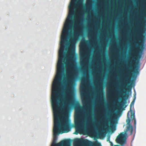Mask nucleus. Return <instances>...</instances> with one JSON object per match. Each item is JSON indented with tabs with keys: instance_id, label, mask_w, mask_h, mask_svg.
Wrapping results in <instances>:
<instances>
[{
	"instance_id": "nucleus-26",
	"label": "nucleus",
	"mask_w": 146,
	"mask_h": 146,
	"mask_svg": "<svg viewBox=\"0 0 146 146\" xmlns=\"http://www.w3.org/2000/svg\"><path fill=\"white\" fill-rule=\"evenodd\" d=\"M105 124H106V122H105Z\"/></svg>"
},
{
	"instance_id": "nucleus-4",
	"label": "nucleus",
	"mask_w": 146,
	"mask_h": 146,
	"mask_svg": "<svg viewBox=\"0 0 146 146\" xmlns=\"http://www.w3.org/2000/svg\"><path fill=\"white\" fill-rule=\"evenodd\" d=\"M116 142L121 145H123L125 143V135L123 133H120L116 139Z\"/></svg>"
},
{
	"instance_id": "nucleus-8",
	"label": "nucleus",
	"mask_w": 146,
	"mask_h": 146,
	"mask_svg": "<svg viewBox=\"0 0 146 146\" xmlns=\"http://www.w3.org/2000/svg\"><path fill=\"white\" fill-rule=\"evenodd\" d=\"M124 94L123 97V98L119 103V105L121 107L123 106L125 104L126 102L125 98L127 99L128 97V93H126L125 92L124 93Z\"/></svg>"
},
{
	"instance_id": "nucleus-1",
	"label": "nucleus",
	"mask_w": 146,
	"mask_h": 146,
	"mask_svg": "<svg viewBox=\"0 0 146 146\" xmlns=\"http://www.w3.org/2000/svg\"><path fill=\"white\" fill-rule=\"evenodd\" d=\"M86 118L79 113H76L74 118L75 127L76 131L74 133L77 134L82 131L86 125Z\"/></svg>"
},
{
	"instance_id": "nucleus-10",
	"label": "nucleus",
	"mask_w": 146,
	"mask_h": 146,
	"mask_svg": "<svg viewBox=\"0 0 146 146\" xmlns=\"http://www.w3.org/2000/svg\"><path fill=\"white\" fill-rule=\"evenodd\" d=\"M142 15L144 19H146V0L145 1V5L142 10Z\"/></svg>"
},
{
	"instance_id": "nucleus-19",
	"label": "nucleus",
	"mask_w": 146,
	"mask_h": 146,
	"mask_svg": "<svg viewBox=\"0 0 146 146\" xmlns=\"http://www.w3.org/2000/svg\"><path fill=\"white\" fill-rule=\"evenodd\" d=\"M100 95H102V89H101L100 88Z\"/></svg>"
},
{
	"instance_id": "nucleus-18",
	"label": "nucleus",
	"mask_w": 146,
	"mask_h": 146,
	"mask_svg": "<svg viewBox=\"0 0 146 146\" xmlns=\"http://www.w3.org/2000/svg\"><path fill=\"white\" fill-rule=\"evenodd\" d=\"M82 102L83 103H86L87 102V100H82Z\"/></svg>"
},
{
	"instance_id": "nucleus-23",
	"label": "nucleus",
	"mask_w": 146,
	"mask_h": 146,
	"mask_svg": "<svg viewBox=\"0 0 146 146\" xmlns=\"http://www.w3.org/2000/svg\"><path fill=\"white\" fill-rule=\"evenodd\" d=\"M129 87V86H127V90H128Z\"/></svg>"
},
{
	"instance_id": "nucleus-7",
	"label": "nucleus",
	"mask_w": 146,
	"mask_h": 146,
	"mask_svg": "<svg viewBox=\"0 0 146 146\" xmlns=\"http://www.w3.org/2000/svg\"><path fill=\"white\" fill-rule=\"evenodd\" d=\"M132 69L131 68V66L129 65H128L126 68V71L125 74L126 79V81L128 83H129L128 81H129V76L131 75V70Z\"/></svg>"
},
{
	"instance_id": "nucleus-12",
	"label": "nucleus",
	"mask_w": 146,
	"mask_h": 146,
	"mask_svg": "<svg viewBox=\"0 0 146 146\" xmlns=\"http://www.w3.org/2000/svg\"><path fill=\"white\" fill-rule=\"evenodd\" d=\"M131 115L130 116L131 118L132 119L134 120V126H135L136 125V119L135 118V112H132V113H131Z\"/></svg>"
},
{
	"instance_id": "nucleus-27",
	"label": "nucleus",
	"mask_w": 146,
	"mask_h": 146,
	"mask_svg": "<svg viewBox=\"0 0 146 146\" xmlns=\"http://www.w3.org/2000/svg\"><path fill=\"white\" fill-rule=\"evenodd\" d=\"M115 146H118V145H116V146H115Z\"/></svg>"
},
{
	"instance_id": "nucleus-13",
	"label": "nucleus",
	"mask_w": 146,
	"mask_h": 146,
	"mask_svg": "<svg viewBox=\"0 0 146 146\" xmlns=\"http://www.w3.org/2000/svg\"><path fill=\"white\" fill-rule=\"evenodd\" d=\"M134 100H133L132 102H131L130 105V113H131L132 112H134V111H133L132 110V109L133 108V106L134 103Z\"/></svg>"
},
{
	"instance_id": "nucleus-22",
	"label": "nucleus",
	"mask_w": 146,
	"mask_h": 146,
	"mask_svg": "<svg viewBox=\"0 0 146 146\" xmlns=\"http://www.w3.org/2000/svg\"><path fill=\"white\" fill-rule=\"evenodd\" d=\"M132 71L134 72H135V70H134V69H132Z\"/></svg>"
},
{
	"instance_id": "nucleus-17",
	"label": "nucleus",
	"mask_w": 146,
	"mask_h": 146,
	"mask_svg": "<svg viewBox=\"0 0 146 146\" xmlns=\"http://www.w3.org/2000/svg\"><path fill=\"white\" fill-rule=\"evenodd\" d=\"M70 65L71 68H74V66L73 63H70Z\"/></svg>"
},
{
	"instance_id": "nucleus-2",
	"label": "nucleus",
	"mask_w": 146,
	"mask_h": 146,
	"mask_svg": "<svg viewBox=\"0 0 146 146\" xmlns=\"http://www.w3.org/2000/svg\"><path fill=\"white\" fill-rule=\"evenodd\" d=\"M143 48V43L140 41L138 45V47L135 48L133 51V55L130 60V65L132 63L133 60H136L137 59L140 58V54L142 52Z\"/></svg>"
},
{
	"instance_id": "nucleus-24",
	"label": "nucleus",
	"mask_w": 146,
	"mask_h": 146,
	"mask_svg": "<svg viewBox=\"0 0 146 146\" xmlns=\"http://www.w3.org/2000/svg\"><path fill=\"white\" fill-rule=\"evenodd\" d=\"M110 143H111V145L112 144V142H110Z\"/></svg>"
},
{
	"instance_id": "nucleus-25",
	"label": "nucleus",
	"mask_w": 146,
	"mask_h": 146,
	"mask_svg": "<svg viewBox=\"0 0 146 146\" xmlns=\"http://www.w3.org/2000/svg\"><path fill=\"white\" fill-rule=\"evenodd\" d=\"M78 3H79L80 4V3H80V2H78Z\"/></svg>"
},
{
	"instance_id": "nucleus-6",
	"label": "nucleus",
	"mask_w": 146,
	"mask_h": 146,
	"mask_svg": "<svg viewBox=\"0 0 146 146\" xmlns=\"http://www.w3.org/2000/svg\"><path fill=\"white\" fill-rule=\"evenodd\" d=\"M111 115H110L108 116V117L107 119V120L110 121V125H106V126L107 128H108L111 131H114L115 130V127L113 125V122L111 121Z\"/></svg>"
},
{
	"instance_id": "nucleus-3",
	"label": "nucleus",
	"mask_w": 146,
	"mask_h": 146,
	"mask_svg": "<svg viewBox=\"0 0 146 146\" xmlns=\"http://www.w3.org/2000/svg\"><path fill=\"white\" fill-rule=\"evenodd\" d=\"M61 121L62 123V128L64 132H61L60 133H62L63 132H68L69 131L70 124L68 121L67 115L65 112H64Z\"/></svg>"
},
{
	"instance_id": "nucleus-20",
	"label": "nucleus",
	"mask_w": 146,
	"mask_h": 146,
	"mask_svg": "<svg viewBox=\"0 0 146 146\" xmlns=\"http://www.w3.org/2000/svg\"><path fill=\"white\" fill-rule=\"evenodd\" d=\"M104 130H103V131L102 132H101L100 133V135H102L103 134V132L104 131Z\"/></svg>"
},
{
	"instance_id": "nucleus-5",
	"label": "nucleus",
	"mask_w": 146,
	"mask_h": 146,
	"mask_svg": "<svg viewBox=\"0 0 146 146\" xmlns=\"http://www.w3.org/2000/svg\"><path fill=\"white\" fill-rule=\"evenodd\" d=\"M71 97L69 95L66 96L64 98V105L63 106V109L64 111H66L68 109V105L71 103Z\"/></svg>"
},
{
	"instance_id": "nucleus-11",
	"label": "nucleus",
	"mask_w": 146,
	"mask_h": 146,
	"mask_svg": "<svg viewBox=\"0 0 146 146\" xmlns=\"http://www.w3.org/2000/svg\"><path fill=\"white\" fill-rule=\"evenodd\" d=\"M133 131V128L131 125H127V127L126 131H129L131 135H132Z\"/></svg>"
},
{
	"instance_id": "nucleus-21",
	"label": "nucleus",
	"mask_w": 146,
	"mask_h": 146,
	"mask_svg": "<svg viewBox=\"0 0 146 146\" xmlns=\"http://www.w3.org/2000/svg\"><path fill=\"white\" fill-rule=\"evenodd\" d=\"M107 141H110V137H108L107 139Z\"/></svg>"
},
{
	"instance_id": "nucleus-9",
	"label": "nucleus",
	"mask_w": 146,
	"mask_h": 146,
	"mask_svg": "<svg viewBox=\"0 0 146 146\" xmlns=\"http://www.w3.org/2000/svg\"><path fill=\"white\" fill-rule=\"evenodd\" d=\"M79 33L77 31H76L74 33L73 37H72V42H74L78 38Z\"/></svg>"
},
{
	"instance_id": "nucleus-15",
	"label": "nucleus",
	"mask_w": 146,
	"mask_h": 146,
	"mask_svg": "<svg viewBox=\"0 0 146 146\" xmlns=\"http://www.w3.org/2000/svg\"><path fill=\"white\" fill-rule=\"evenodd\" d=\"M80 143L83 145H86L87 143V142L86 140H84L81 141Z\"/></svg>"
},
{
	"instance_id": "nucleus-14",
	"label": "nucleus",
	"mask_w": 146,
	"mask_h": 146,
	"mask_svg": "<svg viewBox=\"0 0 146 146\" xmlns=\"http://www.w3.org/2000/svg\"><path fill=\"white\" fill-rule=\"evenodd\" d=\"M129 112L127 113L128 119H127V125H131V124H130L131 119H130V118L129 117Z\"/></svg>"
},
{
	"instance_id": "nucleus-16",
	"label": "nucleus",
	"mask_w": 146,
	"mask_h": 146,
	"mask_svg": "<svg viewBox=\"0 0 146 146\" xmlns=\"http://www.w3.org/2000/svg\"><path fill=\"white\" fill-rule=\"evenodd\" d=\"M93 146H102V145L100 143L96 142L94 143Z\"/></svg>"
}]
</instances>
